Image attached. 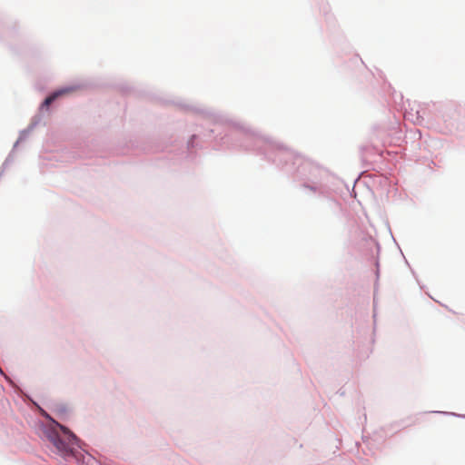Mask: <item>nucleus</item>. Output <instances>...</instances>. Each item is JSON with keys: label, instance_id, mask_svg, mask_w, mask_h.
<instances>
[{"label": "nucleus", "instance_id": "obj_1", "mask_svg": "<svg viewBox=\"0 0 465 465\" xmlns=\"http://www.w3.org/2000/svg\"><path fill=\"white\" fill-rule=\"evenodd\" d=\"M64 93V90H59L57 92H54L50 96L46 97L45 100L43 103V107L48 106L51 103H53L59 95Z\"/></svg>", "mask_w": 465, "mask_h": 465}, {"label": "nucleus", "instance_id": "obj_2", "mask_svg": "<svg viewBox=\"0 0 465 465\" xmlns=\"http://www.w3.org/2000/svg\"><path fill=\"white\" fill-rule=\"evenodd\" d=\"M60 429L64 432V433H70L69 430H67L65 427L64 426H59Z\"/></svg>", "mask_w": 465, "mask_h": 465}]
</instances>
